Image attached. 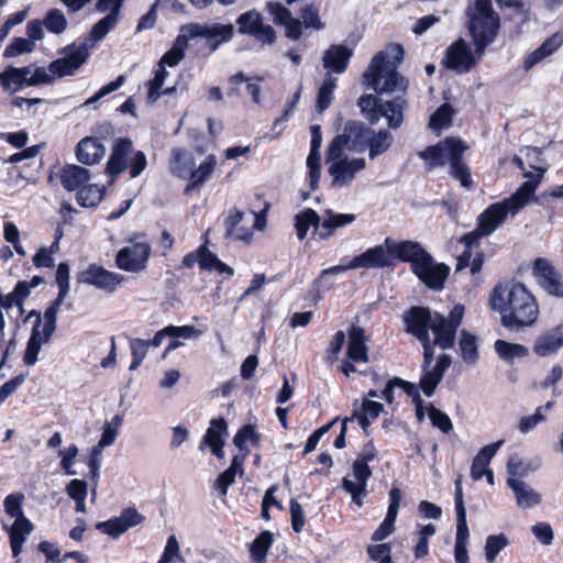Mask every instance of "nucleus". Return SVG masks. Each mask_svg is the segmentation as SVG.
<instances>
[{
	"label": "nucleus",
	"instance_id": "obj_25",
	"mask_svg": "<svg viewBox=\"0 0 563 563\" xmlns=\"http://www.w3.org/2000/svg\"><path fill=\"white\" fill-rule=\"evenodd\" d=\"M133 151V143L129 137H119L114 141L106 172L115 177L128 167V155Z\"/></svg>",
	"mask_w": 563,
	"mask_h": 563
},
{
	"label": "nucleus",
	"instance_id": "obj_34",
	"mask_svg": "<svg viewBox=\"0 0 563 563\" xmlns=\"http://www.w3.org/2000/svg\"><path fill=\"white\" fill-rule=\"evenodd\" d=\"M324 219L321 221V229L318 231L320 240H328L335 230L353 223L356 219L352 213H335L331 209L324 211Z\"/></svg>",
	"mask_w": 563,
	"mask_h": 563
},
{
	"label": "nucleus",
	"instance_id": "obj_36",
	"mask_svg": "<svg viewBox=\"0 0 563 563\" xmlns=\"http://www.w3.org/2000/svg\"><path fill=\"white\" fill-rule=\"evenodd\" d=\"M394 143V136L388 129L372 130L371 136L366 144L369 159H374L379 155L389 151Z\"/></svg>",
	"mask_w": 563,
	"mask_h": 563
},
{
	"label": "nucleus",
	"instance_id": "obj_39",
	"mask_svg": "<svg viewBox=\"0 0 563 563\" xmlns=\"http://www.w3.org/2000/svg\"><path fill=\"white\" fill-rule=\"evenodd\" d=\"M296 234L299 241H303L310 228L314 229V233L321 229V219L318 212L311 208H307L295 216Z\"/></svg>",
	"mask_w": 563,
	"mask_h": 563
},
{
	"label": "nucleus",
	"instance_id": "obj_16",
	"mask_svg": "<svg viewBox=\"0 0 563 563\" xmlns=\"http://www.w3.org/2000/svg\"><path fill=\"white\" fill-rule=\"evenodd\" d=\"M476 64V57L462 37L446 47L442 59V65L446 69L457 74L468 73Z\"/></svg>",
	"mask_w": 563,
	"mask_h": 563
},
{
	"label": "nucleus",
	"instance_id": "obj_47",
	"mask_svg": "<svg viewBox=\"0 0 563 563\" xmlns=\"http://www.w3.org/2000/svg\"><path fill=\"white\" fill-rule=\"evenodd\" d=\"M194 166L195 162L187 155L186 150L179 147L172 150L170 170L175 176L187 178Z\"/></svg>",
	"mask_w": 563,
	"mask_h": 563
},
{
	"label": "nucleus",
	"instance_id": "obj_44",
	"mask_svg": "<svg viewBox=\"0 0 563 563\" xmlns=\"http://www.w3.org/2000/svg\"><path fill=\"white\" fill-rule=\"evenodd\" d=\"M274 542V536L271 531H262L250 545V555L254 563H265L267 552Z\"/></svg>",
	"mask_w": 563,
	"mask_h": 563
},
{
	"label": "nucleus",
	"instance_id": "obj_13",
	"mask_svg": "<svg viewBox=\"0 0 563 563\" xmlns=\"http://www.w3.org/2000/svg\"><path fill=\"white\" fill-rule=\"evenodd\" d=\"M69 277H70V268L68 263L60 262L57 265L55 282L58 287L57 297L49 302L47 308L43 313V325L46 327V331H56L57 327V314L59 308L69 292Z\"/></svg>",
	"mask_w": 563,
	"mask_h": 563
},
{
	"label": "nucleus",
	"instance_id": "obj_7",
	"mask_svg": "<svg viewBox=\"0 0 563 563\" xmlns=\"http://www.w3.org/2000/svg\"><path fill=\"white\" fill-rule=\"evenodd\" d=\"M377 456V450L374 445V441H367L362 451L357 454L356 460L352 464V472L355 482L343 477L342 488L349 493L352 497V501L358 507L363 506V498L367 496V482L372 477L373 473L368 465Z\"/></svg>",
	"mask_w": 563,
	"mask_h": 563
},
{
	"label": "nucleus",
	"instance_id": "obj_3",
	"mask_svg": "<svg viewBox=\"0 0 563 563\" xmlns=\"http://www.w3.org/2000/svg\"><path fill=\"white\" fill-rule=\"evenodd\" d=\"M488 305L500 316V324L519 332L532 327L540 314L534 295L522 284L514 280L499 282L489 292Z\"/></svg>",
	"mask_w": 563,
	"mask_h": 563
},
{
	"label": "nucleus",
	"instance_id": "obj_49",
	"mask_svg": "<svg viewBox=\"0 0 563 563\" xmlns=\"http://www.w3.org/2000/svg\"><path fill=\"white\" fill-rule=\"evenodd\" d=\"M476 246H471L468 249V256L466 258H463L464 254L467 251V247L464 246L463 252L461 253V255L457 256L456 271H462L466 267H470V272L472 275L481 273L485 261V253L483 251H478L475 253V255H473V249Z\"/></svg>",
	"mask_w": 563,
	"mask_h": 563
},
{
	"label": "nucleus",
	"instance_id": "obj_38",
	"mask_svg": "<svg viewBox=\"0 0 563 563\" xmlns=\"http://www.w3.org/2000/svg\"><path fill=\"white\" fill-rule=\"evenodd\" d=\"M538 181H525L509 198L503 199L510 209V214H517L534 196Z\"/></svg>",
	"mask_w": 563,
	"mask_h": 563
},
{
	"label": "nucleus",
	"instance_id": "obj_54",
	"mask_svg": "<svg viewBox=\"0 0 563 563\" xmlns=\"http://www.w3.org/2000/svg\"><path fill=\"white\" fill-rule=\"evenodd\" d=\"M117 22L118 18L114 16V13H108L93 24L89 33L90 38L95 42L101 41L115 26Z\"/></svg>",
	"mask_w": 563,
	"mask_h": 563
},
{
	"label": "nucleus",
	"instance_id": "obj_42",
	"mask_svg": "<svg viewBox=\"0 0 563 563\" xmlns=\"http://www.w3.org/2000/svg\"><path fill=\"white\" fill-rule=\"evenodd\" d=\"M246 84V91L251 95L254 103H260L261 101V87L255 82H251L250 78L243 73L239 71L229 78V89L227 95L229 97H234L240 95V85Z\"/></svg>",
	"mask_w": 563,
	"mask_h": 563
},
{
	"label": "nucleus",
	"instance_id": "obj_55",
	"mask_svg": "<svg viewBox=\"0 0 563 563\" xmlns=\"http://www.w3.org/2000/svg\"><path fill=\"white\" fill-rule=\"evenodd\" d=\"M130 349L132 362L129 369L135 371L141 366L142 362L146 357L150 346L148 343H146V340L134 338L130 340Z\"/></svg>",
	"mask_w": 563,
	"mask_h": 563
},
{
	"label": "nucleus",
	"instance_id": "obj_53",
	"mask_svg": "<svg viewBox=\"0 0 563 563\" xmlns=\"http://www.w3.org/2000/svg\"><path fill=\"white\" fill-rule=\"evenodd\" d=\"M452 106L449 103H443L431 114L429 125L433 130L448 128L452 124Z\"/></svg>",
	"mask_w": 563,
	"mask_h": 563
},
{
	"label": "nucleus",
	"instance_id": "obj_24",
	"mask_svg": "<svg viewBox=\"0 0 563 563\" xmlns=\"http://www.w3.org/2000/svg\"><path fill=\"white\" fill-rule=\"evenodd\" d=\"M389 505L386 517L372 534L373 541H383L395 531V521L399 511L401 501V490L398 487H393L389 490Z\"/></svg>",
	"mask_w": 563,
	"mask_h": 563
},
{
	"label": "nucleus",
	"instance_id": "obj_45",
	"mask_svg": "<svg viewBox=\"0 0 563 563\" xmlns=\"http://www.w3.org/2000/svg\"><path fill=\"white\" fill-rule=\"evenodd\" d=\"M494 347L497 355L507 363H512L515 358H523L529 355L527 346L505 340L495 341Z\"/></svg>",
	"mask_w": 563,
	"mask_h": 563
},
{
	"label": "nucleus",
	"instance_id": "obj_51",
	"mask_svg": "<svg viewBox=\"0 0 563 563\" xmlns=\"http://www.w3.org/2000/svg\"><path fill=\"white\" fill-rule=\"evenodd\" d=\"M187 46V37L178 35L174 46L168 49L159 59V64L174 67L185 57V48Z\"/></svg>",
	"mask_w": 563,
	"mask_h": 563
},
{
	"label": "nucleus",
	"instance_id": "obj_11",
	"mask_svg": "<svg viewBox=\"0 0 563 563\" xmlns=\"http://www.w3.org/2000/svg\"><path fill=\"white\" fill-rule=\"evenodd\" d=\"M405 331L415 336L422 345V349L429 354L430 334L433 322V313L428 307L412 306L405 311L402 316Z\"/></svg>",
	"mask_w": 563,
	"mask_h": 563
},
{
	"label": "nucleus",
	"instance_id": "obj_50",
	"mask_svg": "<svg viewBox=\"0 0 563 563\" xmlns=\"http://www.w3.org/2000/svg\"><path fill=\"white\" fill-rule=\"evenodd\" d=\"M250 441L253 445L258 446L261 443V434L256 431L255 426H242L233 438L234 445L242 452L249 453L246 442Z\"/></svg>",
	"mask_w": 563,
	"mask_h": 563
},
{
	"label": "nucleus",
	"instance_id": "obj_60",
	"mask_svg": "<svg viewBox=\"0 0 563 563\" xmlns=\"http://www.w3.org/2000/svg\"><path fill=\"white\" fill-rule=\"evenodd\" d=\"M289 512L292 530L296 533H300L306 525V517L302 506L295 498H291L289 501Z\"/></svg>",
	"mask_w": 563,
	"mask_h": 563
},
{
	"label": "nucleus",
	"instance_id": "obj_63",
	"mask_svg": "<svg viewBox=\"0 0 563 563\" xmlns=\"http://www.w3.org/2000/svg\"><path fill=\"white\" fill-rule=\"evenodd\" d=\"M146 156L142 151H136L130 159L128 167L132 178L139 177L146 168Z\"/></svg>",
	"mask_w": 563,
	"mask_h": 563
},
{
	"label": "nucleus",
	"instance_id": "obj_64",
	"mask_svg": "<svg viewBox=\"0 0 563 563\" xmlns=\"http://www.w3.org/2000/svg\"><path fill=\"white\" fill-rule=\"evenodd\" d=\"M534 537L544 545L552 543L554 534L552 527L548 522H537L532 526Z\"/></svg>",
	"mask_w": 563,
	"mask_h": 563
},
{
	"label": "nucleus",
	"instance_id": "obj_35",
	"mask_svg": "<svg viewBox=\"0 0 563 563\" xmlns=\"http://www.w3.org/2000/svg\"><path fill=\"white\" fill-rule=\"evenodd\" d=\"M54 332H47L45 325H43L42 330H37V328L31 330L23 355V362L26 366H32L37 362L42 344L49 342Z\"/></svg>",
	"mask_w": 563,
	"mask_h": 563
},
{
	"label": "nucleus",
	"instance_id": "obj_48",
	"mask_svg": "<svg viewBox=\"0 0 563 563\" xmlns=\"http://www.w3.org/2000/svg\"><path fill=\"white\" fill-rule=\"evenodd\" d=\"M459 345L462 360L466 364H475L479 357L477 338L467 330H462Z\"/></svg>",
	"mask_w": 563,
	"mask_h": 563
},
{
	"label": "nucleus",
	"instance_id": "obj_17",
	"mask_svg": "<svg viewBox=\"0 0 563 563\" xmlns=\"http://www.w3.org/2000/svg\"><path fill=\"white\" fill-rule=\"evenodd\" d=\"M150 256L151 245L147 242H134L118 251L115 265L125 272L140 273L145 269Z\"/></svg>",
	"mask_w": 563,
	"mask_h": 563
},
{
	"label": "nucleus",
	"instance_id": "obj_1",
	"mask_svg": "<svg viewBox=\"0 0 563 563\" xmlns=\"http://www.w3.org/2000/svg\"><path fill=\"white\" fill-rule=\"evenodd\" d=\"M404 54L402 45L390 44L387 52L380 51L374 55L362 80L375 95L364 93L357 99V107L368 124L358 120L346 121L343 132L334 136L328 146V161L340 158L345 148L357 153L365 152L372 125L377 124L382 118H386L390 130L402 125L408 108L406 93L409 81L397 68Z\"/></svg>",
	"mask_w": 563,
	"mask_h": 563
},
{
	"label": "nucleus",
	"instance_id": "obj_22",
	"mask_svg": "<svg viewBox=\"0 0 563 563\" xmlns=\"http://www.w3.org/2000/svg\"><path fill=\"white\" fill-rule=\"evenodd\" d=\"M346 336L347 358L352 361H361V363H368L369 347L367 346L368 338L366 336L365 330L353 323L349 327Z\"/></svg>",
	"mask_w": 563,
	"mask_h": 563
},
{
	"label": "nucleus",
	"instance_id": "obj_9",
	"mask_svg": "<svg viewBox=\"0 0 563 563\" xmlns=\"http://www.w3.org/2000/svg\"><path fill=\"white\" fill-rule=\"evenodd\" d=\"M55 78L44 67H36L31 73V66L14 67L8 66L0 73V86L3 91L16 92L26 87L38 85H51Z\"/></svg>",
	"mask_w": 563,
	"mask_h": 563
},
{
	"label": "nucleus",
	"instance_id": "obj_2",
	"mask_svg": "<svg viewBox=\"0 0 563 563\" xmlns=\"http://www.w3.org/2000/svg\"><path fill=\"white\" fill-rule=\"evenodd\" d=\"M395 261L409 263L412 274L428 288L434 290L443 288L450 274V267L444 263H437L421 243L412 240L396 242L389 236L384 240V244L369 247L350 260V267H393Z\"/></svg>",
	"mask_w": 563,
	"mask_h": 563
},
{
	"label": "nucleus",
	"instance_id": "obj_15",
	"mask_svg": "<svg viewBox=\"0 0 563 563\" xmlns=\"http://www.w3.org/2000/svg\"><path fill=\"white\" fill-rule=\"evenodd\" d=\"M124 280L121 274L106 269L103 266L91 263L86 269L77 274V282L93 286L107 292H113L117 287Z\"/></svg>",
	"mask_w": 563,
	"mask_h": 563
},
{
	"label": "nucleus",
	"instance_id": "obj_28",
	"mask_svg": "<svg viewBox=\"0 0 563 563\" xmlns=\"http://www.w3.org/2000/svg\"><path fill=\"white\" fill-rule=\"evenodd\" d=\"M3 529L8 531L12 555L18 558L27 537L34 530V525L29 518H18L10 527L3 526Z\"/></svg>",
	"mask_w": 563,
	"mask_h": 563
},
{
	"label": "nucleus",
	"instance_id": "obj_37",
	"mask_svg": "<svg viewBox=\"0 0 563 563\" xmlns=\"http://www.w3.org/2000/svg\"><path fill=\"white\" fill-rule=\"evenodd\" d=\"M216 165V156L210 154L200 163L197 169H191L187 176L189 177V183L185 188V192L200 188L213 174Z\"/></svg>",
	"mask_w": 563,
	"mask_h": 563
},
{
	"label": "nucleus",
	"instance_id": "obj_56",
	"mask_svg": "<svg viewBox=\"0 0 563 563\" xmlns=\"http://www.w3.org/2000/svg\"><path fill=\"white\" fill-rule=\"evenodd\" d=\"M508 544L504 533L488 536L485 544V555L488 563H494L499 552Z\"/></svg>",
	"mask_w": 563,
	"mask_h": 563
},
{
	"label": "nucleus",
	"instance_id": "obj_46",
	"mask_svg": "<svg viewBox=\"0 0 563 563\" xmlns=\"http://www.w3.org/2000/svg\"><path fill=\"white\" fill-rule=\"evenodd\" d=\"M104 195V187H99L93 184H85L79 190L76 192V200L78 205L82 208H93L97 207L102 200Z\"/></svg>",
	"mask_w": 563,
	"mask_h": 563
},
{
	"label": "nucleus",
	"instance_id": "obj_32",
	"mask_svg": "<svg viewBox=\"0 0 563 563\" xmlns=\"http://www.w3.org/2000/svg\"><path fill=\"white\" fill-rule=\"evenodd\" d=\"M59 179L67 191H78L90 179L89 169L75 164H66L62 167Z\"/></svg>",
	"mask_w": 563,
	"mask_h": 563
},
{
	"label": "nucleus",
	"instance_id": "obj_23",
	"mask_svg": "<svg viewBox=\"0 0 563 563\" xmlns=\"http://www.w3.org/2000/svg\"><path fill=\"white\" fill-rule=\"evenodd\" d=\"M353 56V49L343 44H332L323 53L322 64L323 67L331 75L344 73Z\"/></svg>",
	"mask_w": 563,
	"mask_h": 563
},
{
	"label": "nucleus",
	"instance_id": "obj_52",
	"mask_svg": "<svg viewBox=\"0 0 563 563\" xmlns=\"http://www.w3.org/2000/svg\"><path fill=\"white\" fill-rule=\"evenodd\" d=\"M43 23L45 29L53 34H62L68 25L67 19L62 10L59 9H49L44 19Z\"/></svg>",
	"mask_w": 563,
	"mask_h": 563
},
{
	"label": "nucleus",
	"instance_id": "obj_14",
	"mask_svg": "<svg viewBox=\"0 0 563 563\" xmlns=\"http://www.w3.org/2000/svg\"><path fill=\"white\" fill-rule=\"evenodd\" d=\"M64 57L49 63L47 69L53 78L73 76L84 65L89 56L86 46L76 47L74 44L63 48Z\"/></svg>",
	"mask_w": 563,
	"mask_h": 563
},
{
	"label": "nucleus",
	"instance_id": "obj_20",
	"mask_svg": "<svg viewBox=\"0 0 563 563\" xmlns=\"http://www.w3.org/2000/svg\"><path fill=\"white\" fill-rule=\"evenodd\" d=\"M532 273L549 295L563 297V280L550 261L543 257L534 260Z\"/></svg>",
	"mask_w": 563,
	"mask_h": 563
},
{
	"label": "nucleus",
	"instance_id": "obj_61",
	"mask_svg": "<svg viewBox=\"0 0 563 563\" xmlns=\"http://www.w3.org/2000/svg\"><path fill=\"white\" fill-rule=\"evenodd\" d=\"M346 341V334L344 331L339 330L332 336L329 346L325 350V360L330 363L338 361L339 354Z\"/></svg>",
	"mask_w": 563,
	"mask_h": 563
},
{
	"label": "nucleus",
	"instance_id": "obj_4",
	"mask_svg": "<svg viewBox=\"0 0 563 563\" xmlns=\"http://www.w3.org/2000/svg\"><path fill=\"white\" fill-rule=\"evenodd\" d=\"M468 146L459 137L446 136L434 145H429L418 153V156L428 165V169L450 164L449 174L465 189L473 188V178L470 166L464 162L463 155Z\"/></svg>",
	"mask_w": 563,
	"mask_h": 563
},
{
	"label": "nucleus",
	"instance_id": "obj_8",
	"mask_svg": "<svg viewBox=\"0 0 563 563\" xmlns=\"http://www.w3.org/2000/svg\"><path fill=\"white\" fill-rule=\"evenodd\" d=\"M508 214H510V209L503 200L494 202L484 209V211L477 216L476 228L471 232L464 233L459 239V243L467 247L463 258L468 256V249L471 246H479L483 238L489 236L503 225Z\"/></svg>",
	"mask_w": 563,
	"mask_h": 563
},
{
	"label": "nucleus",
	"instance_id": "obj_10",
	"mask_svg": "<svg viewBox=\"0 0 563 563\" xmlns=\"http://www.w3.org/2000/svg\"><path fill=\"white\" fill-rule=\"evenodd\" d=\"M208 244L209 240L206 238L203 243L183 257L178 269H191L197 264L201 272H216L219 275H223L225 279L231 278L234 275L233 267L222 262L216 253L210 251Z\"/></svg>",
	"mask_w": 563,
	"mask_h": 563
},
{
	"label": "nucleus",
	"instance_id": "obj_62",
	"mask_svg": "<svg viewBox=\"0 0 563 563\" xmlns=\"http://www.w3.org/2000/svg\"><path fill=\"white\" fill-rule=\"evenodd\" d=\"M338 421V418L333 419L332 421L321 426L320 428H318L317 430H314L307 439V442L305 444V449H303V452H302V455H307L309 453H311L312 451H314V449L317 448L320 439L330 431V429L332 428V426Z\"/></svg>",
	"mask_w": 563,
	"mask_h": 563
},
{
	"label": "nucleus",
	"instance_id": "obj_6",
	"mask_svg": "<svg viewBox=\"0 0 563 563\" xmlns=\"http://www.w3.org/2000/svg\"><path fill=\"white\" fill-rule=\"evenodd\" d=\"M464 310V306L457 303L453 306L448 317L440 312L433 313V322L430 330L434 338L433 340L430 339L429 354L423 350L426 366L430 361L434 360L435 346H439L442 350H450L454 347L456 333L463 321Z\"/></svg>",
	"mask_w": 563,
	"mask_h": 563
},
{
	"label": "nucleus",
	"instance_id": "obj_59",
	"mask_svg": "<svg viewBox=\"0 0 563 563\" xmlns=\"http://www.w3.org/2000/svg\"><path fill=\"white\" fill-rule=\"evenodd\" d=\"M428 415L433 427H437L444 433H449L453 429L450 417L442 410L435 408L430 404L428 408Z\"/></svg>",
	"mask_w": 563,
	"mask_h": 563
},
{
	"label": "nucleus",
	"instance_id": "obj_5",
	"mask_svg": "<svg viewBox=\"0 0 563 563\" xmlns=\"http://www.w3.org/2000/svg\"><path fill=\"white\" fill-rule=\"evenodd\" d=\"M274 24L284 26L285 36L291 41H298L302 36V27L322 30L324 23L320 19L319 7L314 3L306 4L300 9V18H294L290 10L277 1H268L265 5Z\"/></svg>",
	"mask_w": 563,
	"mask_h": 563
},
{
	"label": "nucleus",
	"instance_id": "obj_40",
	"mask_svg": "<svg viewBox=\"0 0 563 563\" xmlns=\"http://www.w3.org/2000/svg\"><path fill=\"white\" fill-rule=\"evenodd\" d=\"M507 485L512 489L517 504L520 507H533L541 501V496L530 489L525 482L517 478L508 477Z\"/></svg>",
	"mask_w": 563,
	"mask_h": 563
},
{
	"label": "nucleus",
	"instance_id": "obj_19",
	"mask_svg": "<svg viewBox=\"0 0 563 563\" xmlns=\"http://www.w3.org/2000/svg\"><path fill=\"white\" fill-rule=\"evenodd\" d=\"M144 520L145 517L140 514L135 507H126L121 511L119 517L98 522L96 529L117 539L130 528L141 525Z\"/></svg>",
	"mask_w": 563,
	"mask_h": 563
},
{
	"label": "nucleus",
	"instance_id": "obj_57",
	"mask_svg": "<svg viewBox=\"0 0 563 563\" xmlns=\"http://www.w3.org/2000/svg\"><path fill=\"white\" fill-rule=\"evenodd\" d=\"M35 44L24 37H13L10 44L5 47L3 52V57L11 58L16 57L25 53L33 52Z\"/></svg>",
	"mask_w": 563,
	"mask_h": 563
},
{
	"label": "nucleus",
	"instance_id": "obj_29",
	"mask_svg": "<svg viewBox=\"0 0 563 563\" xmlns=\"http://www.w3.org/2000/svg\"><path fill=\"white\" fill-rule=\"evenodd\" d=\"M455 492H454V504H455V512H456V537L455 543L467 544V539L470 537V531L466 521V509L463 499V488H462V476L459 475L454 481Z\"/></svg>",
	"mask_w": 563,
	"mask_h": 563
},
{
	"label": "nucleus",
	"instance_id": "obj_21",
	"mask_svg": "<svg viewBox=\"0 0 563 563\" xmlns=\"http://www.w3.org/2000/svg\"><path fill=\"white\" fill-rule=\"evenodd\" d=\"M228 435V423L224 418H213L209 422V427L199 442V450L203 451L209 448L211 453L222 459L224 456V437Z\"/></svg>",
	"mask_w": 563,
	"mask_h": 563
},
{
	"label": "nucleus",
	"instance_id": "obj_26",
	"mask_svg": "<svg viewBox=\"0 0 563 563\" xmlns=\"http://www.w3.org/2000/svg\"><path fill=\"white\" fill-rule=\"evenodd\" d=\"M562 45L563 35L560 32H556L551 36L547 37L538 48H536L525 57L522 64L523 70L529 71L532 67L542 62L544 58L555 53Z\"/></svg>",
	"mask_w": 563,
	"mask_h": 563
},
{
	"label": "nucleus",
	"instance_id": "obj_12",
	"mask_svg": "<svg viewBox=\"0 0 563 563\" xmlns=\"http://www.w3.org/2000/svg\"><path fill=\"white\" fill-rule=\"evenodd\" d=\"M238 32L241 35H250L263 45H272L276 42V32L269 24L263 23V16L256 10H250L236 19Z\"/></svg>",
	"mask_w": 563,
	"mask_h": 563
},
{
	"label": "nucleus",
	"instance_id": "obj_30",
	"mask_svg": "<svg viewBox=\"0 0 563 563\" xmlns=\"http://www.w3.org/2000/svg\"><path fill=\"white\" fill-rule=\"evenodd\" d=\"M338 161L332 163L329 167V173L333 177V183H346L351 181L355 173L365 168L364 158H336Z\"/></svg>",
	"mask_w": 563,
	"mask_h": 563
},
{
	"label": "nucleus",
	"instance_id": "obj_27",
	"mask_svg": "<svg viewBox=\"0 0 563 563\" xmlns=\"http://www.w3.org/2000/svg\"><path fill=\"white\" fill-rule=\"evenodd\" d=\"M563 346V324L539 335L533 344V352L538 356L545 357L556 353Z\"/></svg>",
	"mask_w": 563,
	"mask_h": 563
},
{
	"label": "nucleus",
	"instance_id": "obj_31",
	"mask_svg": "<svg viewBox=\"0 0 563 563\" xmlns=\"http://www.w3.org/2000/svg\"><path fill=\"white\" fill-rule=\"evenodd\" d=\"M104 155V146L96 136H86L76 146V157L85 165L100 162Z\"/></svg>",
	"mask_w": 563,
	"mask_h": 563
},
{
	"label": "nucleus",
	"instance_id": "obj_33",
	"mask_svg": "<svg viewBox=\"0 0 563 563\" xmlns=\"http://www.w3.org/2000/svg\"><path fill=\"white\" fill-rule=\"evenodd\" d=\"M500 27V19L499 15L494 16H470L468 20V31L472 37H482L490 38L495 41L498 35V31Z\"/></svg>",
	"mask_w": 563,
	"mask_h": 563
},
{
	"label": "nucleus",
	"instance_id": "obj_41",
	"mask_svg": "<svg viewBox=\"0 0 563 563\" xmlns=\"http://www.w3.org/2000/svg\"><path fill=\"white\" fill-rule=\"evenodd\" d=\"M234 26L232 24L213 23L208 26L207 43L211 51H216L221 44L233 38Z\"/></svg>",
	"mask_w": 563,
	"mask_h": 563
},
{
	"label": "nucleus",
	"instance_id": "obj_43",
	"mask_svg": "<svg viewBox=\"0 0 563 563\" xmlns=\"http://www.w3.org/2000/svg\"><path fill=\"white\" fill-rule=\"evenodd\" d=\"M338 79L330 73L324 75L323 81L318 89L316 110L318 113L324 112L333 101V92L336 88Z\"/></svg>",
	"mask_w": 563,
	"mask_h": 563
},
{
	"label": "nucleus",
	"instance_id": "obj_58",
	"mask_svg": "<svg viewBox=\"0 0 563 563\" xmlns=\"http://www.w3.org/2000/svg\"><path fill=\"white\" fill-rule=\"evenodd\" d=\"M24 496L23 494H10L4 498L3 506L4 510L8 516L11 518H14L16 520L18 518H26L23 509H22V503H23Z\"/></svg>",
	"mask_w": 563,
	"mask_h": 563
},
{
	"label": "nucleus",
	"instance_id": "obj_18",
	"mask_svg": "<svg viewBox=\"0 0 563 563\" xmlns=\"http://www.w3.org/2000/svg\"><path fill=\"white\" fill-rule=\"evenodd\" d=\"M433 361H430L426 366V357L423 356L421 364V377L419 388L427 397H431L439 384L442 382L446 369L452 364V357L449 354H441L435 364L432 366Z\"/></svg>",
	"mask_w": 563,
	"mask_h": 563
}]
</instances>
